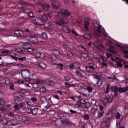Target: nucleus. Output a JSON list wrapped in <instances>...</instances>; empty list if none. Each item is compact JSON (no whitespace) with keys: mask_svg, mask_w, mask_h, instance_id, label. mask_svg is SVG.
<instances>
[{"mask_svg":"<svg viewBox=\"0 0 128 128\" xmlns=\"http://www.w3.org/2000/svg\"><path fill=\"white\" fill-rule=\"evenodd\" d=\"M109 102L108 100V98L107 97H105L104 100V103H107Z\"/></svg>","mask_w":128,"mask_h":128,"instance_id":"54","label":"nucleus"},{"mask_svg":"<svg viewBox=\"0 0 128 128\" xmlns=\"http://www.w3.org/2000/svg\"><path fill=\"white\" fill-rule=\"evenodd\" d=\"M22 77L24 78L26 81H29L31 80V78L29 77L30 71L27 69L22 70L21 73Z\"/></svg>","mask_w":128,"mask_h":128,"instance_id":"2","label":"nucleus"},{"mask_svg":"<svg viewBox=\"0 0 128 128\" xmlns=\"http://www.w3.org/2000/svg\"><path fill=\"white\" fill-rule=\"evenodd\" d=\"M53 6L55 9H57L59 7V3L57 1H56L52 3Z\"/></svg>","mask_w":128,"mask_h":128,"instance_id":"16","label":"nucleus"},{"mask_svg":"<svg viewBox=\"0 0 128 128\" xmlns=\"http://www.w3.org/2000/svg\"><path fill=\"white\" fill-rule=\"evenodd\" d=\"M90 64L92 66L86 67L87 71L88 72H92V70H94L95 69V68L94 67V62H92L90 63Z\"/></svg>","mask_w":128,"mask_h":128,"instance_id":"4","label":"nucleus"},{"mask_svg":"<svg viewBox=\"0 0 128 128\" xmlns=\"http://www.w3.org/2000/svg\"><path fill=\"white\" fill-rule=\"evenodd\" d=\"M97 31L101 34L104 33V28L101 26H98Z\"/></svg>","mask_w":128,"mask_h":128,"instance_id":"10","label":"nucleus"},{"mask_svg":"<svg viewBox=\"0 0 128 128\" xmlns=\"http://www.w3.org/2000/svg\"><path fill=\"white\" fill-rule=\"evenodd\" d=\"M42 35L44 38L46 39L47 38L46 34L45 32H43L42 34Z\"/></svg>","mask_w":128,"mask_h":128,"instance_id":"50","label":"nucleus"},{"mask_svg":"<svg viewBox=\"0 0 128 128\" xmlns=\"http://www.w3.org/2000/svg\"><path fill=\"white\" fill-rule=\"evenodd\" d=\"M50 58L51 59L54 61L56 60L57 59V56L53 54L51 55Z\"/></svg>","mask_w":128,"mask_h":128,"instance_id":"28","label":"nucleus"},{"mask_svg":"<svg viewBox=\"0 0 128 128\" xmlns=\"http://www.w3.org/2000/svg\"><path fill=\"white\" fill-rule=\"evenodd\" d=\"M0 121H2V123L4 124H6L7 121V120L6 119H0Z\"/></svg>","mask_w":128,"mask_h":128,"instance_id":"53","label":"nucleus"},{"mask_svg":"<svg viewBox=\"0 0 128 128\" xmlns=\"http://www.w3.org/2000/svg\"><path fill=\"white\" fill-rule=\"evenodd\" d=\"M94 44L95 46H100L101 45L100 42L98 41H96L94 43Z\"/></svg>","mask_w":128,"mask_h":128,"instance_id":"37","label":"nucleus"},{"mask_svg":"<svg viewBox=\"0 0 128 128\" xmlns=\"http://www.w3.org/2000/svg\"><path fill=\"white\" fill-rule=\"evenodd\" d=\"M84 37L85 38L88 40L91 39L92 38L91 35L88 33H86L84 34Z\"/></svg>","mask_w":128,"mask_h":128,"instance_id":"21","label":"nucleus"},{"mask_svg":"<svg viewBox=\"0 0 128 128\" xmlns=\"http://www.w3.org/2000/svg\"><path fill=\"white\" fill-rule=\"evenodd\" d=\"M70 15V12L67 10L61 9L58 12L55 18L54 22L56 24L62 26L66 23V20L64 17V16H68Z\"/></svg>","mask_w":128,"mask_h":128,"instance_id":"1","label":"nucleus"},{"mask_svg":"<svg viewBox=\"0 0 128 128\" xmlns=\"http://www.w3.org/2000/svg\"><path fill=\"white\" fill-rule=\"evenodd\" d=\"M32 22L36 24H38L40 25H43L44 24V22L40 18H38L35 20L32 21Z\"/></svg>","mask_w":128,"mask_h":128,"instance_id":"3","label":"nucleus"},{"mask_svg":"<svg viewBox=\"0 0 128 128\" xmlns=\"http://www.w3.org/2000/svg\"><path fill=\"white\" fill-rule=\"evenodd\" d=\"M128 89H126V88L124 87L122 88L121 87L118 88V91L120 93H121L122 92H126Z\"/></svg>","mask_w":128,"mask_h":128,"instance_id":"15","label":"nucleus"},{"mask_svg":"<svg viewBox=\"0 0 128 128\" xmlns=\"http://www.w3.org/2000/svg\"><path fill=\"white\" fill-rule=\"evenodd\" d=\"M7 123H6V124L8 126H12V122L11 120H10L8 121H7Z\"/></svg>","mask_w":128,"mask_h":128,"instance_id":"48","label":"nucleus"},{"mask_svg":"<svg viewBox=\"0 0 128 128\" xmlns=\"http://www.w3.org/2000/svg\"><path fill=\"white\" fill-rule=\"evenodd\" d=\"M67 54L68 56L72 57L73 56V54L72 52L70 51H68L67 53Z\"/></svg>","mask_w":128,"mask_h":128,"instance_id":"51","label":"nucleus"},{"mask_svg":"<svg viewBox=\"0 0 128 128\" xmlns=\"http://www.w3.org/2000/svg\"><path fill=\"white\" fill-rule=\"evenodd\" d=\"M26 58L25 57H22L20 58H18V59L19 60H20L21 61H23L24 60H26Z\"/></svg>","mask_w":128,"mask_h":128,"instance_id":"57","label":"nucleus"},{"mask_svg":"<svg viewBox=\"0 0 128 128\" xmlns=\"http://www.w3.org/2000/svg\"><path fill=\"white\" fill-rule=\"evenodd\" d=\"M87 90L89 92H91L92 91V87L90 86H88L87 88Z\"/></svg>","mask_w":128,"mask_h":128,"instance_id":"59","label":"nucleus"},{"mask_svg":"<svg viewBox=\"0 0 128 128\" xmlns=\"http://www.w3.org/2000/svg\"><path fill=\"white\" fill-rule=\"evenodd\" d=\"M16 53L13 52H12L10 54V56L12 57H13L15 56H16Z\"/></svg>","mask_w":128,"mask_h":128,"instance_id":"46","label":"nucleus"},{"mask_svg":"<svg viewBox=\"0 0 128 128\" xmlns=\"http://www.w3.org/2000/svg\"><path fill=\"white\" fill-rule=\"evenodd\" d=\"M18 93H15L14 94V99L15 101V102L16 101H18L20 100V97L18 96Z\"/></svg>","mask_w":128,"mask_h":128,"instance_id":"22","label":"nucleus"},{"mask_svg":"<svg viewBox=\"0 0 128 128\" xmlns=\"http://www.w3.org/2000/svg\"><path fill=\"white\" fill-rule=\"evenodd\" d=\"M40 100L41 101L44 102L46 100V98L45 97H42L40 98Z\"/></svg>","mask_w":128,"mask_h":128,"instance_id":"62","label":"nucleus"},{"mask_svg":"<svg viewBox=\"0 0 128 128\" xmlns=\"http://www.w3.org/2000/svg\"><path fill=\"white\" fill-rule=\"evenodd\" d=\"M84 118L86 120H88L89 118V116L88 114H85L84 117Z\"/></svg>","mask_w":128,"mask_h":128,"instance_id":"64","label":"nucleus"},{"mask_svg":"<svg viewBox=\"0 0 128 128\" xmlns=\"http://www.w3.org/2000/svg\"><path fill=\"white\" fill-rule=\"evenodd\" d=\"M14 108L17 110H18L20 108V106L18 104L16 103L15 104Z\"/></svg>","mask_w":128,"mask_h":128,"instance_id":"49","label":"nucleus"},{"mask_svg":"<svg viewBox=\"0 0 128 128\" xmlns=\"http://www.w3.org/2000/svg\"><path fill=\"white\" fill-rule=\"evenodd\" d=\"M80 55L82 57L84 58H86L88 57V55L86 53L82 52Z\"/></svg>","mask_w":128,"mask_h":128,"instance_id":"36","label":"nucleus"},{"mask_svg":"<svg viewBox=\"0 0 128 128\" xmlns=\"http://www.w3.org/2000/svg\"><path fill=\"white\" fill-rule=\"evenodd\" d=\"M10 90H13L14 89V84H11L10 86Z\"/></svg>","mask_w":128,"mask_h":128,"instance_id":"52","label":"nucleus"},{"mask_svg":"<svg viewBox=\"0 0 128 128\" xmlns=\"http://www.w3.org/2000/svg\"><path fill=\"white\" fill-rule=\"evenodd\" d=\"M116 65L119 67H121L122 66V64L120 62L118 61L116 63Z\"/></svg>","mask_w":128,"mask_h":128,"instance_id":"56","label":"nucleus"},{"mask_svg":"<svg viewBox=\"0 0 128 128\" xmlns=\"http://www.w3.org/2000/svg\"><path fill=\"white\" fill-rule=\"evenodd\" d=\"M5 102V101L4 100L1 99L0 100V104L1 105H2L4 104Z\"/></svg>","mask_w":128,"mask_h":128,"instance_id":"47","label":"nucleus"},{"mask_svg":"<svg viewBox=\"0 0 128 128\" xmlns=\"http://www.w3.org/2000/svg\"><path fill=\"white\" fill-rule=\"evenodd\" d=\"M85 108L87 109L89 108L90 106V103L88 102H85L84 104Z\"/></svg>","mask_w":128,"mask_h":128,"instance_id":"34","label":"nucleus"},{"mask_svg":"<svg viewBox=\"0 0 128 128\" xmlns=\"http://www.w3.org/2000/svg\"><path fill=\"white\" fill-rule=\"evenodd\" d=\"M50 8V6L48 4H43V8L46 11H47Z\"/></svg>","mask_w":128,"mask_h":128,"instance_id":"25","label":"nucleus"},{"mask_svg":"<svg viewBox=\"0 0 128 128\" xmlns=\"http://www.w3.org/2000/svg\"><path fill=\"white\" fill-rule=\"evenodd\" d=\"M41 53L38 52L34 54V56L36 58H39L40 57Z\"/></svg>","mask_w":128,"mask_h":128,"instance_id":"38","label":"nucleus"},{"mask_svg":"<svg viewBox=\"0 0 128 128\" xmlns=\"http://www.w3.org/2000/svg\"><path fill=\"white\" fill-rule=\"evenodd\" d=\"M111 91L114 92H118V87L114 86L111 87L110 88Z\"/></svg>","mask_w":128,"mask_h":128,"instance_id":"20","label":"nucleus"},{"mask_svg":"<svg viewBox=\"0 0 128 128\" xmlns=\"http://www.w3.org/2000/svg\"><path fill=\"white\" fill-rule=\"evenodd\" d=\"M116 112V110L114 109H112L110 110L108 113L112 118L114 116Z\"/></svg>","mask_w":128,"mask_h":128,"instance_id":"18","label":"nucleus"},{"mask_svg":"<svg viewBox=\"0 0 128 128\" xmlns=\"http://www.w3.org/2000/svg\"><path fill=\"white\" fill-rule=\"evenodd\" d=\"M40 91L42 93L45 92L46 91V88L44 87H41L40 88Z\"/></svg>","mask_w":128,"mask_h":128,"instance_id":"30","label":"nucleus"},{"mask_svg":"<svg viewBox=\"0 0 128 128\" xmlns=\"http://www.w3.org/2000/svg\"><path fill=\"white\" fill-rule=\"evenodd\" d=\"M101 128H108L109 127V126L107 125L106 121H104L101 123Z\"/></svg>","mask_w":128,"mask_h":128,"instance_id":"14","label":"nucleus"},{"mask_svg":"<svg viewBox=\"0 0 128 128\" xmlns=\"http://www.w3.org/2000/svg\"><path fill=\"white\" fill-rule=\"evenodd\" d=\"M120 114L118 112H117V115L115 116V117L116 118L119 119L120 118Z\"/></svg>","mask_w":128,"mask_h":128,"instance_id":"60","label":"nucleus"},{"mask_svg":"<svg viewBox=\"0 0 128 128\" xmlns=\"http://www.w3.org/2000/svg\"><path fill=\"white\" fill-rule=\"evenodd\" d=\"M29 119V118L26 116H23L22 118V119L23 121H25Z\"/></svg>","mask_w":128,"mask_h":128,"instance_id":"31","label":"nucleus"},{"mask_svg":"<svg viewBox=\"0 0 128 128\" xmlns=\"http://www.w3.org/2000/svg\"><path fill=\"white\" fill-rule=\"evenodd\" d=\"M121 50H122L123 51V54H128V51L127 50H124L123 48H122V49H120Z\"/></svg>","mask_w":128,"mask_h":128,"instance_id":"58","label":"nucleus"},{"mask_svg":"<svg viewBox=\"0 0 128 128\" xmlns=\"http://www.w3.org/2000/svg\"><path fill=\"white\" fill-rule=\"evenodd\" d=\"M52 51H54L53 52V54H54V55L56 56L59 55L60 54V52L57 50H53Z\"/></svg>","mask_w":128,"mask_h":128,"instance_id":"24","label":"nucleus"},{"mask_svg":"<svg viewBox=\"0 0 128 128\" xmlns=\"http://www.w3.org/2000/svg\"><path fill=\"white\" fill-rule=\"evenodd\" d=\"M76 73L77 75H78V76H80V77L82 78V75L80 72L78 71H76Z\"/></svg>","mask_w":128,"mask_h":128,"instance_id":"44","label":"nucleus"},{"mask_svg":"<svg viewBox=\"0 0 128 128\" xmlns=\"http://www.w3.org/2000/svg\"><path fill=\"white\" fill-rule=\"evenodd\" d=\"M4 63L3 60L2 58H0V66H2L4 65Z\"/></svg>","mask_w":128,"mask_h":128,"instance_id":"55","label":"nucleus"},{"mask_svg":"<svg viewBox=\"0 0 128 128\" xmlns=\"http://www.w3.org/2000/svg\"><path fill=\"white\" fill-rule=\"evenodd\" d=\"M14 33L18 36H22L23 35V32L22 31L16 30L14 32Z\"/></svg>","mask_w":128,"mask_h":128,"instance_id":"13","label":"nucleus"},{"mask_svg":"<svg viewBox=\"0 0 128 128\" xmlns=\"http://www.w3.org/2000/svg\"><path fill=\"white\" fill-rule=\"evenodd\" d=\"M32 86L34 88H37L38 87V84L37 82L36 83H34L32 84Z\"/></svg>","mask_w":128,"mask_h":128,"instance_id":"40","label":"nucleus"},{"mask_svg":"<svg viewBox=\"0 0 128 128\" xmlns=\"http://www.w3.org/2000/svg\"><path fill=\"white\" fill-rule=\"evenodd\" d=\"M56 64L57 65V66H60L59 67V69L60 70H62L63 69V67L64 66L62 64H54L52 65Z\"/></svg>","mask_w":128,"mask_h":128,"instance_id":"32","label":"nucleus"},{"mask_svg":"<svg viewBox=\"0 0 128 128\" xmlns=\"http://www.w3.org/2000/svg\"><path fill=\"white\" fill-rule=\"evenodd\" d=\"M28 15L29 17L31 18H33L34 16L33 13L31 12H30L28 13Z\"/></svg>","mask_w":128,"mask_h":128,"instance_id":"42","label":"nucleus"},{"mask_svg":"<svg viewBox=\"0 0 128 128\" xmlns=\"http://www.w3.org/2000/svg\"><path fill=\"white\" fill-rule=\"evenodd\" d=\"M31 45L28 43H26L24 44L22 47L24 49H27L31 47Z\"/></svg>","mask_w":128,"mask_h":128,"instance_id":"11","label":"nucleus"},{"mask_svg":"<svg viewBox=\"0 0 128 128\" xmlns=\"http://www.w3.org/2000/svg\"><path fill=\"white\" fill-rule=\"evenodd\" d=\"M37 64L39 67L43 68H45L47 66V64L45 62H38Z\"/></svg>","mask_w":128,"mask_h":128,"instance_id":"9","label":"nucleus"},{"mask_svg":"<svg viewBox=\"0 0 128 128\" xmlns=\"http://www.w3.org/2000/svg\"><path fill=\"white\" fill-rule=\"evenodd\" d=\"M62 30L64 32H66L70 33V29H68L66 26H63L62 28Z\"/></svg>","mask_w":128,"mask_h":128,"instance_id":"19","label":"nucleus"},{"mask_svg":"<svg viewBox=\"0 0 128 128\" xmlns=\"http://www.w3.org/2000/svg\"><path fill=\"white\" fill-rule=\"evenodd\" d=\"M71 31L76 36H78V34L74 30V29H72L71 30Z\"/></svg>","mask_w":128,"mask_h":128,"instance_id":"61","label":"nucleus"},{"mask_svg":"<svg viewBox=\"0 0 128 128\" xmlns=\"http://www.w3.org/2000/svg\"><path fill=\"white\" fill-rule=\"evenodd\" d=\"M42 19L45 21H47L48 19L47 16L46 15L44 14L42 16Z\"/></svg>","mask_w":128,"mask_h":128,"instance_id":"39","label":"nucleus"},{"mask_svg":"<svg viewBox=\"0 0 128 128\" xmlns=\"http://www.w3.org/2000/svg\"><path fill=\"white\" fill-rule=\"evenodd\" d=\"M44 28L46 29L49 30L53 29L54 28V26L52 24H45Z\"/></svg>","mask_w":128,"mask_h":128,"instance_id":"7","label":"nucleus"},{"mask_svg":"<svg viewBox=\"0 0 128 128\" xmlns=\"http://www.w3.org/2000/svg\"><path fill=\"white\" fill-rule=\"evenodd\" d=\"M91 112L94 114H95L98 112V110L97 108H92L91 110Z\"/></svg>","mask_w":128,"mask_h":128,"instance_id":"27","label":"nucleus"},{"mask_svg":"<svg viewBox=\"0 0 128 128\" xmlns=\"http://www.w3.org/2000/svg\"><path fill=\"white\" fill-rule=\"evenodd\" d=\"M10 108V106L9 105H6L2 107V111H5L9 110Z\"/></svg>","mask_w":128,"mask_h":128,"instance_id":"17","label":"nucleus"},{"mask_svg":"<svg viewBox=\"0 0 128 128\" xmlns=\"http://www.w3.org/2000/svg\"><path fill=\"white\" fill-rule=\"evenodd\" d=\"M12 126L16 125L17 124L21 123L22 121L20 120H18L16 119H14L11 120Z\"/></svg>","mask_w":128,"mask_h":128,"instance_id":"6","label":"nucleus"},{"mask_svg":"<svg viewBox=\"0 0 128 128\" xmlns=\"http://www.w3.org/2000/svg\"><path fill=\"white\" fill-rule=\"evenodd\" d=\"M30 41L34 43H36L38 42L37 38L35 36H31L30 39Z\"/></svg>","mask_w":128,"mask_h":128,"instance_id":"8","label":"nucleus"},{"mask_svg":"<svg viewBox=\"0 0 128 128\" xmlns=\"http://www.w3.org/2000/svg\"><path fill=\"white\" fill-rule=\"evenodd\" d=\"M98 116L99 118H100L102 117L104 113V112L102 111H101L100 112L98 111Z\"/></svg>","mask_w":128,"mask_h":128,"instance_id":"35","label":"nucleus"},{"mask_svg":"<svg viewBox=\"0 0 128 128\" xmlns=\"http://www.w3.org/2000/svg\"><path fill=\"white\" fill-rule=\"evenodd\" d=\"M90 23L88 21H86L84 22V26L85 28L87 29L88 28V27L89 26Z\"/></svg>","mask_w":128,"mask_h":128,"instance_id":"26","label":"nucleus"},{"mask_svg":"<svg viewBox=\"0 0 128 128\" xmlns=\"http://www.w3.org/2000/svg\"><path fill=\"white\" fill-rule=\"evenodd\" d=\"M112 118V116H111L110 114L108 113L105 117V121H106V122L108 121Z\"/></svg>","mask_w":128,"mask_h":128,"instance_id":"23","label":"nucleus"},{"mask_svg":"<svg viewBox=\"0 0 128 128\" xmlns=\"http://www.w3.org/2000/svg\"><path fill=\"white\" fill-rule=\"evenodd\" d=\"M112 54H109L108 53H106V56L108 58L110 57H111L112 56Z\"/></svg>","mask_w":128,"mask_h":128,"instance_id":"63","label":"nucleus"},{"mask_svg":"<svg viewBox=\"0 0 128 128\" xmlns=\"http://www.w3.org/2000/svg\"><path fill=\"white\" fill-rule=\"evenodd\" d=\"M46 84L47 85H52L54 83V82L52 80H51L49 79H46L45 81Z\"/></svg>","mask_w":128,"mask_h":128,"instance_id":"12","label":"nucleus"},{"mask_svg":"<svg viewBox=\"0 0 128 128\" xmlns=\"http://www.w3.org/2000/svg\"><path fill=\"white\" fill-rule=\"evenodd\" d=\"M61 121L62 124H64L66 126H71L72 125L71 123L69 121V119L67 118L65 119L64 121L61 120Z\"/></svg>","mask_w":128,"mask_h":128,"instance_id":"5","label":"nucleus"},{"mask_svg":"<svg viewBox=\"0 0 128 128\" xmlns=\"http://www.w3.org/2000/svg\"><path fill=\"white\" fill-rule=\"evenodd\" d=\"M10 82V81L9 79H6L4 83L6 85H8L9 84Z\"/></svg>","mask_w":128,"mask_h":128,"instance_id":"43","label":"nucleus"},{"mask_svg":"<svg viewBox=\"0 0 128 128\" xmlns=\"http://www.w3.org/2000/svg\"><path fill=\"white\" fill-rule=\"evenodd\" d=\"M26 103L28 104L30 106H32L34 104V102H32L31 100H28L26 102Z\"/></svg>","mask_w":128,"mask_h":128,"instance_id":"29","label":"nucleus"},{"mask_svg":"<svg viewBox=\"0 0 128 128\" xmlns=\"http://www.w3.org/2000/svg\"><path fill=\"white\" fill-rule=\"evenodd\" d=\"M103 82L102 80H99L98 81L97 84L98 86H100L103 84Z\"/></svg>","mask_w":128,"mask_h":128,"instance_id":"45","label":"nucleus"},{"mask_svg":"<svg viewBox=\"0 0 128 128\" xmlns=\"http://www.w3.org/2000/svg\"><path fill=\"white\" fill-rule=\"evenodd\" d=\"M74 66L76 67H78V68L81 69L80 66V64L78 62H76L74 64Z\"/></svg>","mask_w":128,"mask_h":128,"instance_id":"41","label":"nucleus"},{"mask_svg":"<svg viewBox=\"0 0 128 128\" xmlns=\"http://www.w3.org/2000/svg\"><path fill=\"white\" fill-rule=\"evenodd\" d=\"M38 110L36 108H34L32 109V112L33 114L35 115L36 114Z\"/></svg>","mask_w":128,"mask_h":128,"instance_id":"33","label":"nucleus"}]
</instances>
